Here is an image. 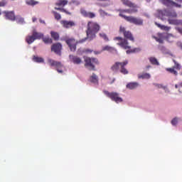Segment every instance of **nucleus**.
<instances>
[{"instance_id": "nucleus-1", "label": "nucleus", "mask_w": 182, "mask_h": 182, "mask_svg": "<svg viewBox=\"0 0 182 182\" xmlns=\"http://www.w3.org/2000/svg\"><path fill=\"white\" fill-rule=\"evenodd\" d=\"M121 2L124 5V6H127L130 9H118L119 16L120 18H123L127 22H129V23H133L134 25H137L138 26H141L143 25V19L141 18H137L133 16H126L124 14H129L132 15V14H136L138 12L137 10V4L130 1V0H121Z\"/></svg>"}, {"instance_id": "nucleus-2", "label": "nucleus", "mask_w": 182, "mask_h": 182, "mask_svg": "<svg viewBox=\"0 0 182 182\" xmlns=\"http://www.w3.org/2000/svg\"><path fill=\"white\" fill-rule=\"evenodd\" d=\"M159 16H167L168 17V23L169 25H181L182 26V20L177 19V12L174 10L167 11V10H161L159 12Z\"/></svg>"}, {"instance_id": "nucleus-3", "label": "nucleus", "mask_w": 182, "mask_h": 182, "mask_svg": "<svg viewBox=\"0 0 182 182\" xmlns=\"http://www.w3.org/2000/svg\"><path fill=\"white\" fill-rule=\"evenodd\" d=\"M100 31V25L95 21H88L87 25L86 35L89 41H93L96 38V33Z\"/></svg>"}, {"instance_id": "nucleus-4", "label": "nucleus", "mask_w": 182, "mask_h": 182, "mask_svg": "<svg viewBox=\"0 0 182 182\" xmlns=\"http://www.w3.org/2000/svg\"><path fill=\"white\" fill-rule=\"evenodd\" d=\"M129 65V60H125L123 62H116L112 67L111 70L115 73L119 70L122 75H129V70H127L126 66Z\"/></svg>"}, {"instance_id": "nucleus-5", "label": "nucleus", "mask_w": 182, "mask_h": 182, "mask_svg": "<svg viewBox=\"0 0 182 182\" xmlns=\"http://www.w3.org/2000/svg\"><path fill=\"white\" fill-rule=\"evenodd\" d=\"M85 67L89 70H96L95 65H100L99 60L96 58L84 56Z\"/></svg>"}, {"instance_id": "nucleus-6", "label": "nucleus", "mask_w": 182, "mask_h": 182, "mask_svg": "<svg viewBox=\"0 0 182 182\" xmlns=\"http://www.w3.org/2000/svg\"><path fill=\"white\" fill-rule=\"evenodd\" d=\"M154 39L159 43H164V39H166L168 42H173V40L176 36L171 33H158L156 36H152Z\"/></svg>"}, {"instance_id": "nucleus-7", "label": "nucleus", "mask_w": 182, "mask_h": 182, "mask_svg": "<svg viewBox=\"0 0 182 182\" xmlns=\"http://www.w3.org/2000/svg\"><path fill=\"white\" fill-rule=\"evenodd\" d=\"M69 4V1L68 0H58L55 3V6L58 7H55L54 9L55 11H59L60 12H63V14H65L66 15H72V12L68 11V9H65V6Z\"/></svg>"}, {"instance_id": "nucleus-8", "label": "nucleus", "mask_w": 182, "mask_h": 182, "mask_svg": "<svg viewBox=\"0 0 182 182\" xmlns=\"http://www.w3.org/2000/svg\"><path fill=\"white\" fill-rule=\"evenodd\" d=\"M103 93L107 95V97H109L111 100L115 102V103H121V102H123V99L119 97V93L117 92H109V91L104 90Z\"/></svg>"}, {"instance_id": "nucleus-9", "label": "nucleus", "mask_w": 182, "mask_h": 182, "mask_svg": "<svg viewBox=\"0 0 182 182\" xmlns=\"http://www.w3.org/2000/svg\"><path fill=\"white\" fill-rule=\"evenodd\" d=\"M114 41H117V45L122 48V49H130L132 47L129 46V41L126 38L122 37H115Z\"/></svg>"}, {"instance_id": "nucleus-10", "label": "nucleus", "mask_w": 182, "mask_h": 182, "mask_svg": "<svg viewBox=\"0 0 182 182\" xmlns=\"http://www.w3.org/2000/svg\"><path fill=\"white\" fill-rule=\"evenodd\" d=\"M48 63H49L50 66H54L56 68V70L58 72V73H63V70H62L63 65H62V63L50 58L48 60Z\"/></svg>"}, {"instance_id": "nucleus-11", "label": "nucleus", "mask_w": 182, "mask_h": 182, "mask_svg": "<svg viewBox=\"0 0 182 182\" xmlns=\"http://www.w3.org/2000/svg\"><path fill=\"white\" fill-rule=\"evenodd\" d=\"M120 33H123L125 39H129V41H132V42H134V37H133V34L129 31H126V28L124 26L119 27Z\"/></svg>"}, {"instance_id": "nucleus-12", "label": "nucleus", "mask_w": 182, "mask_h": 182, "mask_svg": "<svg viewBox=\"0 0 182 182\" xmlns=\"http://www.w3.org/2000/svg\"><path fill=\"white\" fill-rule=\"evenodd\" d=\"M65 42L70 48L71 52L76 51V46L77 45V41H76V40H75L74 38H68L65 41Z\"/></svg>"}, {"instance_id": "nucleus-13", "label": "nucleus", "mask_w": 182, "mask_h": 182, "mask_svg": "<svg viewBox=\"0 0 182 182\" xmlns=\"http://www.w3.org/2000/svg\"><path fill=\"white\" fill-rule=\"evenodd\" d=\"M52 52H55L56 55L60 56L62 55V44L60 43H56L52 45L51 46Z\"/></svg>"}, {"instance_id": "nucleus-14", "label": "nucleus", "mask_w": 182, "mask_h": 182, "mask_svg": "<svg viewBox=\"0 0 182 182\" xmlns=\"http://www.w3.org/2000/svg\"><path fill=\"white\" fill-rule=\"evenodd\" d=\"M80 14L84 16V18H89L90 19H93L94 18H96V14L92 12V11H87L85 10V9H80Z\"/></svg>"}, {"instance_id": "nucleus-15", "label": "nucleus", "mask_w": 182, "mask_h": 182, "mask_svg": "<svg viewBox=\"0 0 182 182\" xmlns=\"http://www.w3.org/2000/svg\"><path fill=\"white\" fill-rule=\"evenodd\" d=\"M161 4L165 6H174L175 8H181V4H178L172 0H161Z\"/></svg>"}, {"instance_id": "nucleus-16", "label": "nucleus", "mask_w": 182, "mask_h": 182, "mask_svg": "<svg viewBox=\"0 0 182 182\" xmlns=\"http://www.w3.org/2000/svg\"><path fill=\"white\" fill-rule=\"evenodd\" d=\"M3 14H4V16L6 19H9V21H16V17L15 16V12L14 11H3Z\"/></svg>"}, {"instance_id": "nucleus-17", "label": "nucleus", "mask_w": 182, "mask_h": 182, "mask_svg": "<svg viewBox=\"0 0 182 182\" xmlns=\"http://www.w3.org/2000/svg\"><path fill=\"white\" fill-rule=\"evenodd\" d=\"M60 23L63 28H65L66 29H69V28H72V26H76L75 21H72L62 20Z\"/></svg>"}, {"instance_id": "nucleus-18", "label": "nucleus", "mask_w": 182, "mask_h": 182, "mask_svg": "<svg viewBox=\"0 0 182 182\" xmlns=\"http://www.w3.org/2000/svg\"><path fill=\"white\" fill-rule=\"evenodd\" d=\"M69 58L70 62H73L74 65H80V63L83 62L82 59L77 55H70Z\"/></svg>"}, {"instance_id": "nucleus-19", "label": "nucleus", "mask_w": 182, "mask_h": 182, "mask_svg": "<svg viewBox=\"0 0 182 182\" xmlns=\"http://www.w3.org/2000/svg\"><path fill=\"white\" fill-rule=\"evenodd\" d=\"M155 25L158 26V28H161V31H166V32H168V31L171 29V27L165 25H161L157 22H155Z\"/></svg>"}, {"instance_id": "nucleus-20", "label": "nucleus", "mask_w": 182, "mask_h": 182, "mask_svg": "<svg viewBox=\"0 0 182 182\" xmlns=\"http://www.w3.org/2000/svg\"><path fill=\"white\" fill-rule=\"evenodd\" d=\"M149 60L151 65H154L155 66H160V63H159V60H157V58H156L155 57H149Z\"/></svg>"}, {"instance_id": "nucleus-21", "label": "nucleus", "mask_w": 182, "mask_h": 182, "mask_svg": "<svg viewBox=\"0 0 182 182\" xmlns=\"http://www.w3.org/2000/svg\"><path fill=\"white\" fill-rule=\"evenodd\" d=\"M33 36H34V39H42L43 38V33H38V31H33Z\"/></svg>"}, {"instance_id": "nucleus-22", "label": "nucleus", "mask_w": 182, "mask_h": 182, "mask_svg": "<svg viewBox=\"0 0 182 182\" xmlns=\"http://www.w3.org/2000/svg\"><path fill=\"white\" fill-rule=\"evenodd\" d=\"M102 52H105V50H107V52H117L116 48L110 46H105L102 47Z\"/></svg>"}, {"instance_id": "nucleus-23", "label": "nucleus", "mask_w": 182, "mask_h": 182, "mask_svg": "<svg viewBox=\"0 0 182 182\" xmlns=\"http://www.w3.org/2000/svg\"><path fill=\"white\" fill-rule=\"evenodd\" d=\"M138 86H139L138 82H129L127 85V89L133 90V89H136Z\"/></svg>"}, {"instance_id": "nucleus-24", "label": "nucleus", "mask_w": 182, "mask_h": 182, "mask_svg": "<svg viewBox=\"0 0 182 182\" xmlns=\"http://www.w3.org/2000/svg\"><path fill=\"white\" fill-rule=\"evenodd\" d=\"M35 41H36V39L33 34H32V36H28L26 38V41L27 42V43H28V45H31V43H33V42H35Z\"/></svg>"}, {"instance_id": "nucleus-25", "label": "nucleus", "mask_w": 182, "mask_h": 182, "mask_svg": "<svg viewBox=\"0 0 182 182\" xmlns=\"http://www.w3.org/2000/svg\"><path fill=\"white\" fill-rule=\"evenodd\" d=\"M26 4L30 6H35V5H38V4H39V1H36L35 0H26Z\"/></svg>"}, {"instance_id": "nucleus-26", "label": "nucleus", "mask_w": 182, "mask_h": 182, "mask_svg": "<svg viewBox=\"0 0 182 182\" xmlns=\"http://www.w3.org/2000/svg\"><path fill=\"white\" fill-rule=\"evenodd\" d=\"M166 70L169 73H172V75H174V76H177V75H178V73L177 72V70H176V69L173 67L166 68Z\"/></svg>"}, {"instance_id": "nucleus-27", "label": "nucleus", "mask_w": 182, "mask_h": 182, "mask_svg": "<svg viewBox=\"0 0 182 182\" xmlns=\"http://www.w3.org/2000/svg\"><path fill=\"white\" fill-rule=\"evenodd\" d=\"M51 12H52L55 19H56V21H60V19H62V16L58 12L55 11H52Z\"/></svg>"}, {"instance_id": "nucleus-28", "label": "nucleus", "mask_w": 182, "mask_h": 182, "mask_svg": "<svg viewBox=\"0 0 182 182\" xmlns=\"http://www.w3.org/2000/svg\"><path fill=\"white\" fill-rule=\"evenodd\" d=\"M50 35L54 41H59V33L58 32L51 31Z\"/></svg>"}, {"instance_id": "nucleus-29", "label": "nucleus", "mask_w": 182, "mask_h": 182, "mask_svg": "<svg viewBox=\"0 0 182 182\" xmlns=\"http://www.w3.org/2000/svg\"><path fill=\"white\" fill-rule=\"evenodd\" d=\"M33 60L34 62H36L37 63H43V62H44V60L42 58L35 56V55L33 58Z\"/></svg>"}, {"instance_id": "nucleus-30", "label": "nucleus", "mask_w": 182, "mask_h": 182, "mask_svg": "<svg viewBox=\"0 0 182 182\" xmlns=\"http://www.w3.org/2000/svg\"><path fill=\"white\" fill-rule=\"evenodd\" d=\"M139 79H150L151 76L149 73H144L138 75Z\"/></svg>"}, {"instance_id": "nucleus-31", "label": "nucleus", "mask_w": 182, "mask_h": 182, "mask_svg": "<svg viewBox=\"0 0 182 182\" xmlns=\"http://www.w3.org/2000/svg\"><path fill=\"white\" fill-rule=\"evenodd\" d=\"M99 36L104 39L105 42H109V37H107V35L105 33H100Z\"/></svg>"}, {"instance_id": "nucleus-32", "label": "nucleus", "mask_w": 182, "mask_h": 182, "mask_svg": "<svg viewBox=\"0 0 182 182\" xmlns=\"http://www.w3.org/2000/svg\"><path fill=\"white\" fill-rule=\"evenodd\" d=\"M43 39V42H44V43H52L53 42V41L52 40V38H50V37H43L42 38Z\"/></svg>"}, {"instance_id": "nucleus-33", "label": "nucleus", "mask_w": 182, "mask_h": 182, "mask_svg": "<svg viewBox=\"0 0 182 182\" xmlns=\"http://www.w3.org/2000/svg\"><path fill=\"white\" fill-rule=\"evenodd\" d=\"M93 52V50L90 49V48H84L82 50H80V53H86V54H89V53H92Z\"/></svg>"}, {"instance_id": "nucleus-34", "label": "nucleus", "mask_w": 182, "mask_h": 182, "mask_svg": "<svg viewBox=\"0 0 182 182\" xmlns=\"http://www.w3.org/2000/svg\"><path fill=\"white\" fill-rule=\"evenodd\" d=\"M90 82H92V83H97V75L93 73L92 75L90 77Z\"/></svg>"}, {"instance_id": "nucleus-35", "label": "nucleus", "mask_w": 182, "mask_h": 182, "mask_svg": "<svg viewBox=\"0 0 182 182\" xmlns=\"http://www.w3.org/2000/svg\"><path fill=\"white\" fill-rule=\"evenodd\" d=\"M173 62L174 63V66L173 68L177 70H180L181 69V65H180V63H178L176 60H173Z\"/></svg>"}, {"instance_id": "nucleus-36", "label": "nucleus", "mask_w": 182, "mask_h": 182, "mask_svg": "<svg viewBox=\"0 0 182 182\" xmlns=\"http://www.w3.org/2000/svg\"><path fill=\"white\" fill-rule=\"evenodd\" d=\"M140 48H134L132 50H127V54L129 55V53H136V52H140Z\"/></svg>"}, {"instance_id": "nucleus-37", "label": "nucleus", "mask_w": 182, "mask_h": 182, "mask_svg": "<svg viewBox=\"0 0 182 182\" xmlns=\"http://www.w3.org/2000/svg\"><path fill=\"white\" fill-rule=\"evenodd\" d=\"M89 41V38L87 37V35L85 38L80 39L79 41H77V43H85V42H86V41Z\"/></svg>"}, {"instance_id": "nucleus-38", "label": "nucleus", "mask_w": 182, "mask_h": 182, "mask_svg": "<svg viewBox=\"0 0 182 182\" xmlns=\"http://www.w3.org/2000/svg\"><path fill=\"white\" fill-rule=\"evenodd\" d=\"M8 4V1L6 0H2L0 1V7L6 6Z\"/></svg>"}, {"instance_id": "nucleus-39", "label": "nucleus", "mask_w": 182, "mask_h": 182, "mask_svg": "<svg viewBox=\"0 0 182 182\" xmlns=\"http://www.w3.org/2000/svg\"><path fill=\"white\" fill-rule=\"evenodd\" d=\"M178 122V121L177 120V117H175L171 120V124L173 126H176V124H177Z\"/></svg>"}, {"instance_id": "nucleus-40", "label": "nucleus", "mask_w": 182, "mask_h": 182, "mask_svg": "<svg viewBox=\"0 0 182 182\" xmlns=\"http://www.w3.org/2000/svg\"><path fill=\"white\" fill-rule=\"evenodd\" d=\"M72 4H74L75 5H80V1H76V0H72Z\"/></svg>"}, {"instance_id": "nucleus-41", "label": "nucleus", "mask_w": 182, "mask_h": 182, "mask_svg": "<svg viewBox=\"0 0 182 182\" xmlns=\"http://www.w3.org/2000/svg\"><path fill=\"white\" fill-rule=\"evenodd\" d=\"M23 22H24L23 18H20L17 21V23H23Z\"/></svg>"}, {"instance_id": "nucleus-42", "label": "nucleus", "mask_w": 182, "mask_h": 182, "mask_svg": "<svg viewBox=\"0 0 182 182\" xmlns=\"http://www.w3.org/2000/svg\"><path fill=\"white\" fill-rule=\"evenodd\" d=\"M176 30L178 31V32L179 33H181V35H182V28H180V27H176Z\"/></svg>"}, {"instance_id": "nucleus-43", "label": "nucleus", "mask_w": 182, "mask_h": 182, "mask_svg": "<svg viewBox=\"0 0 182 182\" xmlns=\"http://www.w3.org/2000/svg\"><path fill=\"white\" fill-rule=\"evenodd\" d=\"M92 52H94V53L95 55H100V53H102L103 51L102 50H99V51H92Z\"/></svg>"}, {"instance_id": "nucleus-44", "label": "nucleus", "mask_w": 182, "mask_h": 182, "mask_svg": "<svg viewBox=\"0 0 182 182\" xmlns=\"http://www.w3.org/2000/svg\"><path fill=\"white\" fill-rule=\"evenodd\" d=\"M150 68H151V65H146V70L150 69Z\"/></svg>"}, {"instance_id": "nucleus-45", "label": "nucleus", "mask_w": 182, "mask_h": 182, "mask_svg": "<svg viewBox=\"0 0 182 182\" xmlns=\"http://www.w3.org/2000/svg\"><path fill=\"white\" fill-rule=\"evenodd\" d=\"M32 21H33V22H36V18L33 17Z\"/></svg>"}, {"instance_id": "nucleus-46", "label": "nucleus", "mask_w": 182, "mask_h": 182, "mask_svg": "<svg viewBox=\"0 0 182 182\" xmlns=\"http://www.w3.org/2000/svg\"><path fill=\"white\" fill-rule=\"evenodd\" d=\"M100 14H105V11H103L102 9H100Z\"/></svg>"}, {"instance_id": "nucleus-47", "label": "nucleus", "mask_w": 182, "mask_h": 182, "mask_svg": "<svg viewBox=\"0 0 182 182\" xmlns=\"http://www.w3.org/2000/svg\"><path fill=\"white\" fill-rule=\"evenodd\" d=\"M41 23H45V21L40 19Z\"/></svg>"}, {"instance_id": "nucleus-48", "label": "nucleus", "mask_w": 182, "mask_h": 182, "mask_svg": "<svg viewBox=\"0 0 182 182\" xmlns=\"http://www.w3.org/2000/svg\"><path fill=\"white\" fill-rule=\"evenodd\" d=\"M175 87H176V89H178V85H175Z\"/></svg>"}, {"instance_id": "nucleus-49", "label": "nucleus", "mask_w": 182, "mask_h": 182, "mask_svg": "<svg viewBox=\"0 0 182 182\" xmlns=\"http://www.w3.org/2000/svg\"><path fill=\"white\" fill-rule=\"evenodd\" d=\"M178 2H180L181 4H182V0H178Z\"/></svg>"}, {"instance_id": "nucleus-50", "label": "nucleus", "mask_w": 182, "mask_h": 182, "mask_svg": "<svg viewBox=\"0 0 182 182\" xmlns=\"http://www.w3.org/2000/svg\"><path fill=\"white\" fill-rule=\"evenodd\" d=\"M0 15H2V11H1V9H0Z\"/></svg>"}, {"instance_id": "nucleus-51", "label": "nucleus", "mask_w": 182, "mask_h": 182, "mask_svg": "<svg viewBox=\"0 0 182 182\" xmlns=\"http://www.w3.org/2000/svg\"><path fill=\"white\" fill-rule=\"evenodd\" d=\"M150 1H151V0H146V2H150Z\"/></svg>"}, {"instance_id": "nucleus-52", "label": "nucleus", "mask_w": 182, "mask_h": 182, "mask_svg": "<svg viewBox=\"0 0 182 182\" xmlns=\"http://www.w3.org/2000/svg\"><path fill=\"white\" fill-rule=\"evenodd\" d=\"M180 86H181V87H182V82L180 83Z\"/></svg>"}, {"instance_id": "nucleus-53", "label": "nucleus", "mask_w": 182, "mask_h": 182, "mask_svg": "<svg viewBox=\"0 0 182 182\" xmlns=\"http://www.w3.org/2000/svg\"><path fill=\"white\" fill-rule=\"evenodd\" d=\"M159 87H163V85H160Z\"/></svg>"}]
</instances>
